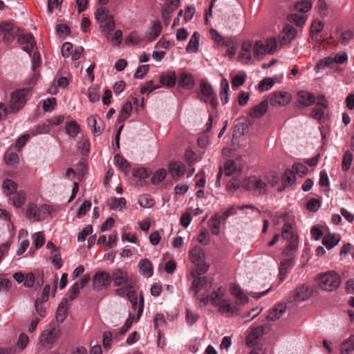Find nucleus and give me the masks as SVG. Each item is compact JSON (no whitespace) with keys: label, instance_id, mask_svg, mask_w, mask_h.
Listing matches in <instances>:
<instances>
[{"label":"nucleus","instance_id":"nucleus-52","mask_svg":"<svg viewBox=\"0 0 354 354\" xmlns=\"http://www.w3.org/2000/svg\"><path fill=\"white\" fill-rule=\"evenodd\" d=\"M288 19L290 22L294 23L297 26H302L306 21V17L305 15L296 13L290 15Z\"/></svg>","mask_w":354,"mask_h":354},{"label":"nucleus","instance_id":"nucleus-58","mask_svg":"<svg viewBox=\"0 0 354 354\" xmlns=\"http://www.w3.org/2000/svg\"><path fill=\"white\" fill-rule=\"evenodd\" d=\"M167 176V171L165 169H160L156 171V174L151 178L153 184H158L162 182Z\"/></svg>","mask_w":354,"mask_h":354},{"label":"nucleus","instance_id":"nucleus-35","mask_svg":"<svg viewBox=\"0 0 354 354\" xmlns=\"http://www.w3.org/2000/svg\"><path fill=\"white\" fill-rule=\"evenodd\" d=\"M281 236L288 241L294 239H298L297 236L292 231V225L288 222L285 223L282 227Z\"/></svg>","mask_w":354,"mask_h":354},{"label":"nucleus","instance_id":"nucleus-5","mask_svg":"<svg viewBox=\"0 0 354 354\" xmlns=\"http://www.w3.org/2000/svg\"><path fill=\"white\" fill-rule=\"evenodd\" d=\"M95 16L97 21L100 24H104L102 32L106 30L111 32L115 27L113 16L109 14V11L105 8L100 7L97 9Z\"/></svg>","mask_w":354,"mask_h":354},{"label":"nucleus","instance_id":"nucleus-17","mask_svg":"<svg viewBox=\"0 0 354 354\" xmlns=\"http://www.w3.org/2000/svg\"><path fill=\"white\" fill-rule=\"evenodd\" d=\"M88 125L90 127L95 136H99L103 131V122L97 115H92L87 120Z\"/></svg>","mask_w":354,"mask_h":354},{"label":"nucleus","instance_id":"nucleus-61","mask_svg":"<svg viewBox=\"0 0 354 354\" xmlns=\"http://www.w3.org/2000/svg\"><path fill=\"white\" fill-rule=\"evenodd\" d=\"M265 45L268 50V53L273 54L277 48V41L274 37L269 38L266 40V44Z\"/></svg>","mask_w":354,"mask_h":354},{"label":"nucleus","instance_id":"nucleus-24","mask_svg":"<svg viewBox=\"0 0 354 354\" xmlns=\"http://www.w3.org/2000/svg\"><path fill=\"white\" fill-rule=\"evenodd\" d=\"M297 30L292 26L286 25L283 28V33L281 37V44L284 45L290 43L296 36Z\"/></svg>","mask_w":354,"mask_h":354},{"label":"nucleus","instance_id":"nucleus-54","mask_svg":"<svg viewBox=\"0 0 354 354\" xmlns=\"http://www.w3.org/2000/svg\"><path fill=\"white\" fill-rule=\"evenodd\" d=\"M126 205V200L124 198H117L113 197L111 199L110 206L113 209L121 210Z\"/></svg>","mask_w":354,"mask_h":354},{"label":"nucleus","instance_id":"nucleus-1","mask_svg":"<svg viewBox=\"0 0 354 354\" xmlns=\"http://www.w3.org/2000/svg\"><path fill=\"white\" fill-rule=\"evenodd\" d=\"M196 98L207 104H210L213 109H216L218 105L216 93L212 86L206 80H201L198 88L194 91Z\"/></svg>","mask_w":354,"mask_h":354},{"label":"nucleus","instance_id":"nucleus-42","mask_svg":"<svg viewBox=\"0 0 354 354\" xmlns=\"http://www.w3.org/2000/svg\"><path fill=\"white\" fill-rule=\"evenodd\" d=\"M253 49L252 44L250 41H244L242 44L241 56L248 61L252 59L251 50Z\"/></svg>","mask_w":354,"mask_h":354},{"label":"nucleus","instance_id":"nucleus-28","mask_svg":"<svg viewBox=\"0 0 354 354\" xmlns=\"http://www.w3.org/2000/svg\"><path fill=\"white\" fill-rule=\"evenodd\" d=\"M68 310V298H65L59 304L57 312L56 319L59 322H63L67 316Z\"/></svg>","mask_w":354,"mask_h":354},{"label":"nucleus","instance_id":"nucleus-46","mask_svg":"<svg viewBox=\"0 0 354 354\" xmlns=\"http://www.w3.org/2000/svg\"><path fill=\"white\" fill-rule=\"evenodd\" d=\"M67 134L71 137H75L80 133V127L75 121H71L66 124Z\"/></svg>","mask_w":354,"mask_h":354},{"label":"nucleus","instance_id":"nucleus-51","mask_svg":"<svg viewBox=\"0 0 354 354\" xmlns=\"http://www.w3.org/2000/svg\"><path fill=\"white\" fill-rule=\"evenodd\" d=\"M15 195L12 198V204L17 208L21 207L25 203L26 194L24 192L20 191L15 192Z\"/></svg>","mask_w":354,"mask_h":354},{"label":"nucleus","instance_id":"nucleus-2","mask_svg":"<svg viewBox=\"0 0 354 354\" xmlns=\"http://www.w3.org/2000/svg\"><path fill=\"white\" fill-rule=\"evenodd\" d=\"M317 281L321 289L328 292L335 290L341 283L339 275L333 270L319 274Z\"/></svg>","mask_w":354,"mask_h":354},{"label":"nucleus","instance_id":"nucleus-10","mask_svg":"<svg viewBox=\"0 0 354 354\" xmlns=\"http://www.w3.org/2000/svg\"><path fill=\"white\" fill-rule=\"evenodd\" d=\"M313 290L308 286L302 284L298 286L289 297L290 301H302L308 299L312 295Z\"/></svg>","mask_w":354,"mask_h":354},{"label":"nucleus","instance_id":"nucleus-50","mask_svg":"<svg viewBox=\"0 0 354 354\" xmlns=\"http://www.w3.org/2000/svg\"><path fill=\"white\" fill-rule=\"evenodd\" d=\"M115 165L123 171H126L129 167L128 161L120 154H116L114 157Z\"/></svg>","mask_w":354,"mask_h":354},{"label":"nucleus","instance_id":"nucleus-48","mask_svg":"<svg viewBox=\"0 0 354 354\" xmlns=\"http://www.w3.org/2000/svg\"><path fill=\"white\" fill-rule=\"evenodd\" d=\"M51 129V122L48 121L41 124L38 125L32 131V135L42 134L48 133Z\"/></svg>","mask_w":354,"mask_h":354},{"label":"nucleus","instance_id":"nucleus-43","mask_svg":"<svg viewBox=\"0 0 354 354\" xmlns=\"http://www.w3.org/2000/svg\"><path fill=\"white\" fill-rule=\"evenodd\" d=\"M166 3L162 9V12L171 14L177 9L180 4V0H165Z\"/></svg>","mask_w":354,"mask_h":354},{"label":"nucleus","instance_id":"nucleus-33","mask_svg":"<svg viewBox=\"0 0 354 354\" xmlns=\"http://www.w3.org/2000/svg\"><path fill=\"white\" fill-rule=\"evenodd\" d=\"M339 241V236L335 234H328L322 239L323 245L328 250L335 247Z\"/></svg>","mask_w":354,"mask_h":354},{"label":"nucleus","instance_id":"nucleus-41","mask_svg":"<svg viewBox=\"0 0 354 354\" xmlns=\"http://www.w3.org/2000/svg\"><path fill=\"white\" fill-rule=\"evenodd\" d=\"M229 91V84L226 79H223L221 82V91L220 95L221 100L223 104H225L228 102L227 92Z\"/></svg>","mask_w":354,"mask_h":354},{"label":"nucleus","instance_id":"nucleus-59","mask_svg":"<svg viewBox=\"0 0 354 354\" xmlns=\"http://www.w3.org/2000/svg\"><path fill=\"white\" fill-rule=\"evenodd\" d=\"M274 84L272 78L266 77L263 79L259 84V90L260 91H266L270 89Z\"/></svg>","mask_w":354,"mask_h":354},{"label":"nucleus","instance_id":"nucleus-15","mask_svg":"<svg viewBox=\"0 0 354 354\" xmlns=\"http://www.w3.org/2000/svg\"><path fill=\"white\" fill-rule=\"evenodd\" d=\"M169 171L174 179L177 180L183 176L185 171V165L179 161L171 162L169 165Z\"/></svg>","mask_w":354,"mask_h":354},{"label":"nucleus","instance_id":"nucleus-16","mask_svg":"<svg viewBox=\"0 0 354 354\" xmlns=\"http://www.w3.org/2000/svg\"><path fill=\"white\" fill-rule=\"evenodd\" d=\"M225 292L226 289L224 287H218L209 295L211 304L213 306L217 307L220 304H221L226 299H225Z\"/></svg>","mask_w":354,"mask_h":354},{"label":"nucleus","instance_id":"nucleus-30","mask_svg":"<svg viewBox=\"0 0 354 354\" xmlns=\"http://www.w3.org/2000/svg\"><path fill=\"white\" fill-rule=\"evenodd\" d=\"M2 189L6 196H10L17 192V184L12 180L6 178L3 182Z\"/></svg>","mask_w":354,"mask_h":354},{"label":"nucleus","instance_id":"nucleus-49","mask_svg":"<svg viewBox=\"0 0 354 354\" xmlns=\"http://www.w3.org/2000/svg\"><path fill=\"white\" fill-rule=\"evenodd\" d=\"M162 30L161 24L160 21H156L153 24L151 31L147 35V37L149 40H154L160 34Z\"/></svg>","mask_w":354,"mask_h":354},{"label":"nucleus","instance_id":"nucleus-14","mask_svg":"<svg viewBox=\"0 0 354 354\" xmlns=\"http://www.w3.org/2000/svg\"><path fill=\"white\" fill-rule=\"evenodd\" d=\"M218 311L221 314H225L226 317L238 314L239 308L236 305H232L230 299H225L218 306Z\"/></svg>","mask_w":354,"mask_h":354},{"label":"nucleus","instance_id":"nucleus-47","mask_svg":"<svg viewBox=\"0 0 354 354\" xmlns=\"http://www.w3.org/2000/svg\"><path fill=\"white\" fill-rule=\"evenodd\" d=\"M312 8V0H304L295 3V9L301 13L308 12Z\"/></svg>","mask_w":354,"mask_h":354},{"label":"nucleus","instance_id":"nucleus-21","mask_svg":"<svg viewBox=\"0 0 354 354\" xmlns=\"http://www.w3.org/2000/svg\"><path fill=\"white\" fill-rule=\"evenodd\" d=\"M41 64V56L39 52L35 51L32 56V70L35 72L32 77L30 80V84H34L37 82L39 73L36 72L37 68L39 67Z\"/></svg>","mask_w":354,"mask_h":354},{"label":"nucleus","instance_id":"nucleus-56","mask_svg":"<svg viewBox=\"0 0 354 354\" xmlns=\"http://www.w3.org/2000/svg\"><path fill=\"white\" fill-rule=\"evenodd\" d=\"M138 203L140 205L145 208H148L153 205L154 201L148 194H143L139 197Z\"/></svg>","mask_w":354,"mask_h":354},{"label":"nucleus","instance_id":"nucleus-20","mask_svg":"<svg viewBox=\"0 0 354 354\" xmlns=\"http://www.w3.org/2000/svg\"><path fill=\"white\" fill-rule=\"evenodd\" d=\"M178 84L185 89L190 90L194 88L195 81L191 73L183 72L180 74Z\"/></svg>","mask_w":354,"mask_h":354},{"label":"nucleus","instance_id":"nucleus-11","mask_svg":"<svg viewBox=\"0 0 354 354\" xmlns=\"http://www.w3.org/2000/svg\"><path fill=\"white\" fill-rule=\"evenodd\" d=\"M60 336V330L55 325L50 324L49 329L45 330L41 337L40 341L43 344H53Z\"/></svg>","mask_w":354,"mask_h":354},{"label":"nucleus","instance_id":"nucleus-34","mask_svg":"<svg viewBox=\"0 0 354 354\" xmlns=\"http://www.w3.org/2000/svg\"><path fill=\"white\" fill-rule=\"evenodd\" d=\"M200 39V34L198 32H194L188 43L186 48L187 53L196 52L198 48Z\"/></svg>","mask_w":354,"mask_h":354},{"label":"nucleus","instance_id":"nucleus-63","mask_svg":"<svg viewBox=\"0 0 354 354\" xmlns=\"http://www.w3.org/2000/svg\"><path fill=\"white\" fill-rule=\"evenodd\" d=\"M320 205L321 203L318 199L311 198L308 201L306 208L310 212H315L318 210Z\"/></svg>","mask_w":354,"mask_h":354},{"label":"nucleus","instance_id":"nucleus-12","mask_svg":"<svg viewBox=\"0 0 354 354\" xmlns=\"http://www.w3.org/2000/svg\"><path fill=\"white\" fill-rule=\"evenodd\" d=\"M18 42L21 45L24 51L31 55V51L36 47V41L33 35L30 33L21 34L19 36Z\"/></svg>","mask_w":354,"mask_h":354},{"label":"nucleus","instance_id":"nucleus-37","mask_svg":"<svg viewBox=\"0 0 354 354\" xmlns=\"http://www.w3.org/2000/svg\"><path fill=\"white\" fill-rule=\"evenodd\" d=\"M196 268L191 271L192 277H202L201 275L206 273L209 269V265L202 262L201 263L195 264Z\"/></svg>","mask_w":354,"mask_h":354},{"label":"nucleus","instance_id":"nucleus-25","mask_svg":"<svg viewBox=\"0 0 354 354\" xmlns=\"http://www.w3.org/2000/svg\"><path fill=\"white\" fill-rule=\"evenodd\" d=\"M245 208L253 209V210L257 209V208L252 205H244L238 206V207L232 206L231 207L227 209L226 211H225L222 214V215H220V218L223 222H225L228 217L236 214V209H243Z\"/></svg>","mask_w":354,"mask_h":354},{"label":"nucleus","instance_id":"nucleus-40","mask_svg":"<svg viewBox=\"0 0 354 354\" xmlns=\"http://www.w3.org/2000/svg\"><path fill=\"white\" fill-rule=\"evenodd\" d=\"M176 74L171 73L167 75H162L160 82L162 85H166L168 87H173L176 84Z\"/></svg>","mask_w":354,"mask_h":354},{"label":"nucleus","instance_id":"nucleus-4","mask_svg":"<svg viewBox=\"0 0 354 354\" xmlns=\"http://www.w3.org/2000/svg\"><path fill=\"white\" fill-rule=\"evenodd\" d=\"M29 93V88H22L11 94L10 113H16L23 107L27 101Z\"/></svg>","mask_w":354,"mask_h":354},{"label":"nucleus","instance_id":"nucleus-29","mask_svg":"<svg viewBox=\"0 0 354 354\" xmlns=\"http://www.w3.org/2000/svg\"><path fill=\"white\" fill-rule=\"evenodd\" d=\"M221 222L223 221L221 219L220 214L218 213H215L209 220L211 232L214 235H218L220 233Z\"/></svg>","mask_w":354,"mask_h":354},{"label":"nucleus","instance_id":"nucleus-9","mask_svg":"<svg viewBox=\"0 0 354 354\" xmlns=\"http://www.w3.org/2000/svg\"><path fill=\"white\" fill-rule=\"evenodd\" d=\"M111 280H113V284L115 286H121L133 282L128 272L120 268H117L112 271L111 274Z\"/></svg>","mask_w":354,"mask_h":354},{"label":"nucleus","instance_id":"nucleus-64","mask_svg":"<svg viewBox=\"0 0 354 354\" xmlns=\"http://www.w3.org/2000/svg\"><path fill=\"white\" fill-rule=\"evenodd\" d=\"M293 171L299 176L306 175L308 171L307 167L303 164L295 163L292 166Z\"/></svg>","mask_w":354,"mask_h":354},{"label":"nucleus","instance_id":"nucleus-45","mask_svg":"<svg viewBox=\"0 0 354 354\" xmlns=\"http://www.w3.org/2000/svg\"><path fill=\"white\" fill-rule=\"evenodd\" d=\"M335 64L334 58L330 57H326L319 60L315 66V69L318 71L325 67L333 68Z\"/></svg>","mask_w":354,"mask_h":354},{"label":"nucleus","instance_id":"nucleus-53","mask_svg":"<svg viewBox=\"0 0 354 354\" xmlns=\"http://www.w3.org/2000/svg\"><path fill=\"white\" fill-rule=\"evenodd\" d=\"M353 161V154L350 151H345L342 164V169L343 171H348Z\"/></svg>","mask_w":354,"mask_h":354},{"label":"nucleus","instance_id":"nucleus-26","mask_svg":"<svg viewBox=\"0 0 354 354\" xmlns=\"http://www.w3.org/2000/svg\"><path fill=\"white\" fill-rule=\"evenodd\" d=\"M138 267L140 272L145 277H150L153 275V266L149 260L142 259L138 263Z\"/></svg>","mask_w":354,"mask_h":354},{"label":"nucleus","instance_id":"nucleus-6","mask_svg":"<svg viewBox=\"0 0 354 354\" xmlns=\"http://www.w3.org/2000/svg\"><path fill=\"white\" fill-rule=\"evenodd\" d=\"M292 96L291 94L286 91H274L269 95L268 97V102L270 104V105L275 106H286L289 104L291 101Z\"/></svg>","mask_w":354,"mask_h":354},{"label":"nucleus","instance_id":"nucleus-3","mask_svg":"<svg viewBox=\"0 0 354 354\" xmlns=\"http://www.w3.org/2000/svg\"><path fill=\"white\" fill-rule=\"evenodd\" d=\"M52 212V208L50 205L44 204L38 207L35 203H30L27 206L26 216L28 219L39 221L43 219L45 216L49 215Z\"/></svg>","mask_w":354,"mask_h":354},{"label":"nucleus","instance_id":"nucleus-39","mask_svg":"<svg viewBox=\"0 0 354 354\" xmlns=\"http://www.w3.org/2000/svg\"><path fill=\"white\" fill-rule=\"evenodd\" d=\"M254 56L256 58L259 59L260 57L263 56L268 50L266 49L265 44L262 41H256L253 46Z\"/></svg>","mask_w":354,"mask_h":354},{"label":"nucleus","instance_id":"nucleus-44","mask_svg":"<svg viewBox=\"0 0 354 354\" xmlns=\"http://www.w3.org/2000/svg\"><path fill=\"white\" fill-rule=\"evenodd\" d=\"M241 169L238 167L235 161L228 160L225 162V174L226 176H230L236 171H241Z\"/></svg>","mask_w":354,"mask_h":354},{"label":"nucleus","instance_id":"nucleus-36","mask_svg":"<svg viewBox=\"0 0 354 354\" xmlns=\"http://www.w3.org/2000/svg\"><path fill=\"white\" fill-rule=\"evenodd\" d=\"M354 349V335L350 337L343 342L340 346L341 354H349Z\"/></svg>","mask_w":354,"mask_h":354},{"label":"nucleus","instance_id":"nucleus-19","mask_svg":"<svg viewBox=\"0 0 354 354\" xmlns=\"http://www.w3.org/2000/svg\"><path fill=\"white\" fill-rule=\"evenodd\" d=\"M268 100H264L258 105L254 106L250 111V116L252 118H260L263 117L268 110Z\"/></svg>","mask_w":354,"mask_h":354},{"label":"nucleus","instance_id":"nucleus-13","mask_svg":"<svg viewBox=\"0 0 354 354\" xmlns=\"http://www.w3.org/2000/svg\"><path fill=\"white\" fill-rule=\"evenodd\" d=\"M266 326H252L250 333L246 338V342L248 345H254L257 341L265 333Z\"/></svg>","mask_w":354,"mask_h":354},{"label":"nucleus","instance_id":"nucleus-38","mask_svg":"<svg viewBox=\"0 0 354 354\" xmlns=\"http://www.w3.org/2000/svg\"><path fill=\"white\" fill-rule=\"evenodd\" d=\"M209 35L211 38L218 45H225L226 46H231V41L230 40H225L215 29H210Z\"/></svg>","mask_w":354,"mask_h":354},{"label":"nucleus","instance_id":"nucleus-23","mask_svg":"<svg viewBox=\"0 0 354 354\" xmlns=\"http://www.w3.org/2000/svg\"><path fill=\"white\" fill-rule=\"evenodd\" d=\"M286 306L283 304H277L270 310L267 315V319L269 321H275L278 319L286 311Z\"/></svg>","mask_w":354,"mask_h":354},{"label":"nucleus","instance_id":"nucleus-31","mask_svg":"<svg viewBox=\"0 0 354 354\" xmlns=\"http://www.w3.org/2000/svg\"><path fill=\"white\" fill-rule=\"evenodd\" d=\"M132 109L133 106L131 102H127L122 107V109L118 118V122H124L131 115Z\"/></svg>","mask_w":354,"mask_h":354},{"label":"nucleus","instance_id":"nucleus-18","mask_svg":"<svg viewBox=\"0 0 354 354\" xmlns=\"http://www.w3.org/2000/svg\"><path fill=\"white\" fill-rule=\"evenodd\" d=\"M297 101L303 106H310L315 102L314 94L306 91H300L297 93Z\"/></svg>","mask_w":354,"mask_h":354},{"label":"nucleus","instance_id":"nucleus-57","mask_svg":"<svg viewBox=\"0 0 354 354\" xmlns=\"http://www.w3.org/2000/svg\"><path fill=\"white\" fill-rule=\"evenodd\" d=\"M282 180L284 187L293 183L295 180V172L290 169H287L284 173Z\"/></svg>","mask_w":354,"mask_h":354},{"label":"nucleus","instance_id":"nucleus-7","mask_svg":"<svg viewBox=\"0 0 354 354\" xmlns=\"http://www.w3.org/2000/svg\"><path fill=\"white\" fill-rule=\"evenodd\" d=\"M111 282V274L105 271H98L93 277V288L97 290L107 288Z\"/></svg>","mask_w":354,"mask_h":354},{"label":"nucleus","instance_id":"nucleus-22","mask_svg":"<svg viewBox=\"0 0 354 354\" xmlns=\"http://www.w3.org/2000/svg\"><path fill=\"white\" fill-rule=\"evenodd\" d=\"M189 258L194 264L201 263L205 261L203 250L200 246L196 245L190 250Z\"/></svg>","mask_w":354,"mask_h":354},{"label":"nucleus","instance_id":"nucleus-32","mask_svg":"<svg viewBox=\"0 0 354 354\" xmlns=\"http://www.w3.org/2000/svg\"><path fill=\"white\" fill-rule=\"evenodd\" d=\"M249 186L250 188L257 190L260 194L266 192L267 185L260 179L255 178L250 179Z\"/></svg>","mask_w":354,"mask_h":354},{"label":"nucleus","instance_id":"nucleus-62","mask_svg":"<svg viewBox=\"0 0 354 354\" xmlns=\"http://www.w3.org/2000/svg\"><path fill=\"white\" fill-rule=\"evenodd\" d=\"M80 283L78 282H75L68 292V298L69 300L72 301L75 299L80 292Z\"/></svg>","mask_w":354,"mask_h":354},{"label":"nucleus","instance_id":"nucleus-60","mask_svg":"<svg viewBox=\"0 0 354 354\" xmlns=\"http://www.w3.org/2000/svg\"><path fill=\"white\" fill-rule=\"evenodd\" d=\"M143 37L139 35L137 32H131L128 37L126 39L127 43H130L133 45H136L140 44L143 41Z\"/></svg>","mask_w":354,"mask_h":354},{"label":"nucleus","instance_id":"nucleus-55","mask_svg":"<svg viewBox=\"0 0 354 354\" xmlns=\"http://www.w3.org/2000/svg\"><path fill=\"white\" fill-rule=\"evenodd\" d=\"M121 288H118L115 290V294L120 297H124L127 296L128 297V294L133 291L132 289L133 288V282H131V283H127L122 285Z\"/></svg>","mask_w":354,"mask_h":354},{"label":"nucleus","instance_id":"nucleus-8","mask_svg":"<svg viewBox=\"0 0 354 354\" xmlns=\"http://www.w3.org/2000/svg\"><path fill=\"white\" fill-rule=\"evenodd\" d=\"M193 278L194 280L190 287V291L193 292V297H196L200 291L207 290L212 287V280L205 276Z\"/></svg>","mask_w":354,"mask_h":354},{"label":"nucleus","instance_id":"nucleus-27","mask_svg":"<svg viewBox=\"0 0 354 354\" xmlns=\"http://www.w3.org/2000/svg\"><path fill=\"white\" fill-rule=\"evenodd\" d=\"M294 259L292 258L286 259L281 261L279 268V281H283L288 272V270L294 265Z\"/></svg>","mask_w":354,"mask_h":354}]
</instances>
